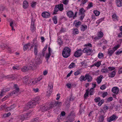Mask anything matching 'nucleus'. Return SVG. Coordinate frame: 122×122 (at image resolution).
Instances as JSON below:
<instances>
[{"mask_svg": "<svg viewBox=\"0 0 122 122\" xmlns=\"http://www.w3.org/2000/svg\"><path fill=\"white\" fill-rule=\"evenodd\" d=\"M71 49L68 47H65L63 49L62 54L63 57L67 58L70 56V54Z\"/></svg>", "mask_w": 122, "mask_h": 122, "instance_id": "obj_1", "label": "nucleus"}, {"mask_svg": "<svg viewBox=\"0 0 122 122\" xmlns=\"http://www.w3.org/2000/svg\"><path fill=\"white\" fill-rule=\"evenodd\" d=\"M63 9V4H60L56 5L54 8L53 14H56V12L59 10L60 11H62Z\"/></svg>", "mask_w": 122, "mask_h": 122, "instance_id": "obj_2", "label": "nucleus"}, {"mask_svg": "<svg viewBox=\"0 0 122 122\" xmlns=\"http://www.w3.org/2000/svg\"><path fill=\"white\" fill-rule=\"evenodd\" d=\"M14 87L15 90L10 93V95L11 96H12L14 94L17 95L20 93L19 92V88L16 84H15L14 85Z\"/></svg>", "mask_w": 122, "mask_h": 122, "instance_id": "obj_3", "label": "nucleus"}, {"mask_svg": "<svg viewBox=\"0 0 122 122\" xmlns=\"http://www.w3.org/2000/svg\"><path fill=\"white\" fill-rule=\"evenodd\" d=\"M93 50L91 48L88 47H86L83 50V52L84 53H86L87 55H90L92 53Z\"/></svg>", "mask_w": 122, "mask_h": 122, "instance_id": "obj_4", "label": "nucleus"}, {"mask_svg": "<svg viewBox=\"0 0 122 122\" xmlns=\"http://www.w3.org/2000/svg\"><path fill=\"white\" fill-rule=\"evenodd\" d=\"M36 104V102L33 100L29 102L28 105L27 106H26V107L27 108V109H28L29 108L35 107Z\"/></svg>", "mask_w": 122, "mask_h": 122, "instance_id": "obj_5", "label": "nucleus"}, {"mask_svg": "<svg viewBox=\"0 0 122 122\" xmlns=\"http://www.w3.org/2000/svg\"><path fill=\"white\" fill-rule=\"evenodd\" d=\"M83 52V50L81 49H79L75 52L74 56L76 57H79L82 55Z\"/></svg>", "mask_w": 122, "mask_h": 122, "instance_id": "obj_6", "label": "nucleus"}, {"mask_svg": "<svg viewBox=\"0 0 122 122\" xmlns=\"http://www.w3.org/2000/svg\"><path fill=\"white\" fill-rule=\"evenodd\" d=\"M53 87V83L52 82L50 83L48 85V91L47 93H48L50 95L52 93V91Z\"/></svg>", "mask_w": 122, "mask_h": 122, "instance_id": "obj_7", "label": "nucleus"}, {"mask_svg": "<svg viewBox=\"0 0 122 122\" xmlns=\"http://www.w3.org/2000/svg\"><path fill=\"white\" fill-rule=\"evenodd\" d=\"M49 105L46 104L44 105H43L40 107L41 110L42 112L46 111L47 110H49Z\"/></svg>", "mask_w": 122, "mask_h": 122, "instance_id": "obj_8", "label": "nucleus"}, {"mask_svg": "<svg viewBox=\"0 0 122 122\" xmlns=\"http://www.w3.org/2000/svg\"><path fill=\"white\" fill-rule=\"evenodd\" d=\"M117 117L116 115H113L107 119V121L108 122H110L115 120L116 119H117Z\"/></svg>", "mask_w": 122, "mask_h": 122, "instance_id": "obj_9", "label": "nucleus"}, {"mask_svg": "<svg viewBox=\"0 0 122 122\" xmlns=\"http://www.w3.org/2000/svg\"><path fill=\"white\" fill-rule=\"evenodd\" d=\"M85 77L86 78V80H87L88 82H91L92 81V77L89 74H86L85 75Z\"/></svg>", "mask_w": 122, "mask_h": 122, "instance_id": "obj_10", "label": "nucleus"}, {"mask_svg": "<svg viewBox=\"0 0 122 122\" xmlns=\"http://www.w3.org/2000/svg\"><path fill=\"white\" fill-rule=\"evenodd\" d=\"M41 15L43 18H46L50 17V14L47 12L44 11L42 13Z\"/></svg>", "mask_w": 122, "mask_h": 122, "instance_id": "obj_11", "label": "nucleus"}, {"mask_svg": "<svg viewBox=\"0 0 122 122\" xmlns=\"http://www.w3.org/2000/svg\"><path fill=\"white\" fill-rule=\"evenodd\" d=\"M119 90V88L117 87H115L112 88V91L115 95L117 94L118 93Z\"/></svg>", "mask_w": 122, "mask_h": 122, "instance_id": "obj_12", "label": "nucleus"}, {"mask_svg": "<svg viewBox=\"0 0 122 122\" xmlns=\"http://www.w3.org/2000/svg\"><path fill=\"white\" fill-rule=\"evenodd\" d=\"M36 29V27L35 25L34 22L32 21L31 22V26L30 27V30L33 32Z\"/></svg>", "mask_w": 122, "mask_h": 122, "instance_id": "obj_13", "label": "nucleus"}, {"mask_svg": "<svg viewBox=\"0 0 122 122\" xmlns=\"http://www.w3.org/2000/svg\"><path fill=\"white\" fill-rule=\"evenodd\" d=\"M14 75L13 74L10 75L9 76H4L3 77V78L5 77L6 78L9 79L10 80H13L15 78V77L14 76Z\"/></svg>", "mask_w": 122, "mask_h": 122, "instance_id": "obj_14", "label": "nucleus"}, {"mask_svg": "<svg viewBox=\"0 0 122 122\" xmlns=\"http://www.w3.org/2000/svg\"><path fill=\"white\" fill-rule=\"evenodd\" d=\"M41 78H38L37 80H34L32 81L31 85H34V84L38 83L41 80Z\"/></svg>", "mask_w": 122, "mask_h": 122, "instance_id": "obj_15", "label": "nucleus"}, {"mask_svg": "<svg viewBox=\"0 0 122 122\" xmlns=\"http://www.w3.org/2000/svg\"><path fill=\"white\" fill-rule=\"evenodd\" d=\"M78 13L79 15H85L84 12H85V11L83 8L80 9Z\"/></svg>", "mask_w": 122, "mask_h": 122, "instance_id": "obj_16", "label": "nucleus"}, {"mask_svg": "<svg viewBox=\"0 0 122 122\" xmlns=\"http://www.w3.org/2000/svg\"><path fill=\"white\" fill-rule=\"evenodd\" d=\"M103 76L102 75H101L97 78V81L98 84H99L102 81V78L103 77Z\"/></svg>", "mask_w": 122, "mask_h": 122, "instance_id": "obj_17", "label": "nucleus"}, {"mask_svg": "<svg viewBox=\"0 0 122 122\" xmlns=\"http://www.w3.org/2000/svg\"><path fill=\"white\" fill-rule=\"evenodd\" d=\"M87 28V26L85 25H81V30L82 31H84Z\"/></svg>", "mask_w": 122, "mask_h": 122, "instance_id": "obj_18", "label": "nucleus"}, {"mask_svg": "<svg viewBox=\"0 0 122 122\" xmlns=\"http://www.w3.org/2000/svg\"><path fill=\"white\" fill-rule=\"evenodd\" d=\"M67 15L69 18H71L73 17L74 13L71 11H69L67 12Z\"/></svg>", "mask_w": 122, "mask_h": 122, "instance_id": "obj_19", "label": "nucleus"}, {"mask_svg": "<svg viewBox=\"0 0 122 122\" xmlns=\"http://www.w3.org/2000/svg\"><path fill=\"white\" fill-rule=\"evenodd\" d=\"M116 2L117 6L120 7L122 6V0H117Z\"/></svg>", "mask_w": 122, "mask_h": 122, "instance_id": "obj_20", "label": "nucleus"}, {"mask_svg": "<svg viewBox=\"0 0 122 122\" xmlns=\"http://www.w3.org/2000/svg\"><path fill=\"white\" fill-rule=\"evenodd\" d=\"M115 51L113 49H112L109 50L108 51L107 54L109 56H110L112 55Z\"/></svg>", "mask_w": 122, "mask_h": 122, "instance_id": "obj_21", "label": "nucleus"}, {"mask_svg": "<svg viewBox=\"0 0 122 122\" xmlns=\"http://www.w3.org/2000/svg\"><path fill=\"white\" fill-rule=\"evenodd\" d=\"M28 2L26 1L25 0L23 2V7L24 9H26L28 6Z\"/></svg>", "mask_w": 122, "mask_h": 122, "instance_id": "obj_22", "label": "nucleus"}, {"mask_svg": "<svg viewBox=\"0 0 122 122\" xmlns=\"http://www.w3.org/2000/svg\"><path fill=\"white\" fill-rule=\"evenodd\" d=\"M41 100V98L40 97L38 96L36 97L34 100L36 102V104L39 103L40 101Z\"/></svg>", "mask_w": 122, "mask_h": 122, "instance_id": "obj_23", "label": "nucleus"}, {"mask_svg": "<svg viewBox=\"0 0 122 122\" xmlns=\"http://www.w3.org/2000/svg\"><path fill=\"white\" fill-rule=\"evenodd\" d=\"M97 34L98 37L100 38L103 37L104 35L103 33L101 31H98Z\"/></svg>", "mask_w": 122, "mask_h": 122, "instance_id": "obj_24", "label": "nucleus"}, {"mask_svg": "<svg viewBox=\"0 0 122 122\" xmlns=\"http://www.w3.org/2000/svg\"><path fill=\"white\" fill-rule=\"evenodd\" d=\"M30 45V43H28L25 45L23 46V49L24 50V51L26 50Z\"/></svg>", "mask_w": 122, "mask_h": 122, "instance_id": "obj_25", "label": "nucleus"}, {"mask_svg": "<svg viewBox=\"0 0 122 122\" xmlns=\"http://www.w3.org/2000/svg\"><path fill=\"white\" fill-rule=\"evenodd\" d=\"M38 45H36L34 47V53L35 55H37L38 52L37 47H38Z\"/></svg>", "mask_w": 122, "mask_h": 122, "instance_id": "obj_26", "label": "nucleus"}, {"mask_svg": "<svg viewBox=\"0 0 122 122\" xmlns=\"http://www.w3.org/2000/svg\"><path fill=\"white\" fill-rule=\"evenodd\" d=\"M62 104V102H58V101H55L54 105L55 106H57L58 107H60L61 106Z\"/></svg>", "mask_w": 122, "mask_h": 122, "instance_id": "obj_27", "label": "nucleus"}, {"mask_svg": "<svg viewBox=\"0 0 122 122\" xmlns=\"http://www.w3.org/2000/svg\"><path fill=\"white\" fill-rule=\"evenodd\" d=\"M86 78L85 77V76H84L83 75L81 76L79 78L81 82H82L83 81H86Z\"/></svg>", "mask_w": 122, "mask_h": 122, "instance_id": "obj_28", "label": "nucleus"}, {"mask_svg": "<svg viewBox=\"0 0 122 122\" xmlns=\"http://www.w3.org/2000/svg\"><path fill=\"white\" fill-rule=\"evenodd\" d=\"M93 6V3L92 2H90L88 4L87 6L86 7V8L87 10L90 9V8Z\"/></svg>", "mask_w": 122, "mask_h": 122, "instance_id": "obj_29", "label": "nucleus"}, {"mask_svg": "<svg viewBox=\"0 0 122 122\" xmlns=\"http://www.w3.org/2000/svg\"><path fill=\"white\" fill-rule=\"evenodd\" d=\"M29 70V68L26 66H24L21 68L22 71L23 72H25Z\"/></svg>", "mask_w": 122, "mask_h": 122, "instance_id": "obj_30", "label": "nucleus"}, {"mask_svg": "<svg viewBox=\"0 0 122 122\" xmlns=\"http://www.w3.org/2000/svg\"><path fill=\"white\" fill-rule=\"evenodd\" d=\"M115 74V71H113L110 74H109V76L111 77H114Z\"/></svg>", "mask_w": 122, "mask_h": 122, "instance_id": "obj_31", "label": "nucleus"}, {"mask_svg": "<svg viewBox=\"0 0 122 122\" xmlns=\"http://www.w3.org/2000/svg\"><path fill=\"white\" fill-rule=\"evenodd\" d=\"M89 88L87 89L86 90V92L84 94V97L86 98L87 97H88L89 95Z\"/></svg>", "mask_w": 122, "mask_h": 122, "instance_id": "obj_32", "label": "nucleus"}, {"mask_svg": "<svg viewBox=\"0 0 122 122\" xmlns=\"http://www.w3.org/2000/svg\"><path fill=\"white\" fill-rule=\"evenodd\" d=\"M73 30V34H76L79 33V31L78 29H77L74 28L72 29Z\"/></svg>", "mask_w": 122, "mask_h": 122, "instance_id": "obj_33", "label": "nucleus"}, {"mask_svg": "<svg viewBox=\"0 0 122 122\" xmlns=\"http://www.w3.org/2000/svg\"><path fill=\"white\" fill-rule=\"evenodd\" d=\"M53 22L55 24H56L57 22V17L56 16H54L52 19Z\"/></svg>", "mask_w": 122, "mask_h": 122, "instance_id": "obj_34", "label": "nucleus"}, {"mask_svg": "<svg viewBox=\"0 0 122 122\" xmlns=\"http://www.w3.org/2000/svg\"><path fill=\"white\" fill-rule=\"evenodd\" d=\"M31 43L30 49H31L32 48H33L34 46H35L36 45H38L34 40H33V42H32Z\"/></svg>", "mask_w": 122, "mask_h": 122, "instance_id": "obj_35", "label": "nucleus"}, {"mask_svg": "<svg viewBox=\"0 0 122 122\" xmlns=\"http://www.w3.org/2000/svg\"><path fill=\"white\" fill-rule=\"evenodd\" d=\"M101 65V63L100 61H99L95 62L94 64V65H93V66H94L95 65L96 66L99 67Z\"/></svg>", "mask_w": 122, "mask_h": 122, "instance_id": "obj_36", "label": "nucleus"}, {"mask_svg": "<svg viewBox=\"0 0 122 122\" xmlns=\"http://www.w3.org/2000/svg\"><path fill=\"white\" fill-rule=\"evenodd\" d=\"M28 76H26L23 78V81L25 82V83H28Z\"/></svg>", "mask_w": 122, "mask_h": 122, "instance_id": "obj_37", "label": "nucleus"}, {"mask_svg": "<svg viewBox=\"0 0 122 122\" xmlns=\"http://www.w3.org/2000/svg\"><path fill=\"white\" fill-rule=\"evenodd\" d=\"M112 18L114 19L113 20H118L117 17L115 14L113 15L112 16Z\"/></svg>", "mask_w": 122, "mask_h": 122, "instance_id": "obj_38", "label": "nucleus"}, {"mask_svg": "<svg viewBox=\"0 0 122 122\" xmlns=\"http://www.w3.org/2000/svg\"><path fill=\"white\" fill-rule=\"evenodd\" d=\"M55 103H54L53 102H51L50 104L49 105V110L51 109L52 108L54 107L55 105H54Z\"/></svg>", "mask_w": 122, "mask_h": 122, "instance_id": "obj_39", "label": "nucleus"}, {"mask_svg": "<svg viewBox=\"0 0 122 122\" xmlns=\"http://www.w3.org/2000/svg\"><path fill=\"white\" fill-rule=\"evenodd\" d=\"M93 12L95 15L97 16H98L100 14V12L97 10H94Z\"/></svg>", "mask_w": 122, "mask_h": 122, "instance_id": "obj_40", "label": "nucleus"}, {"mask_svg": "<svg viewBox=\"0 0 122 122\" xmlns=\"http://www.w3.org/2000/svg\"><path fill=\"white\" fill-rule=\"evenodd\" d=\"M51 54H46L45 58L46 59L47 62H48L49 58L50 57V56H51Z\"/></svg>", "mask_w": 122, "mask_h": 122, "instance_id": "obj_41", "label": "nucleus"}, {"mask_svg": "<svg viewBox=\"0 0 122 122\" xmlns=\"http://www.w3.org/2000/svg\"><path fill=\"white\" fill-rule=\"evenodd\" d=\"M109 109L108 107L106 105H104L103 107V109L104 111H107Z\"/></svg>", "mask_w": 122, "mask_h": 122, "instance_id": "obj_42", "label": "nucleus"}, {"mask_svg": "<svg viewBox=\"0 0 122 122\" xmlns=\"http://www.w3.org/2000/svg\"><path fill=\"white\" fill-rule=\"evenodd\" d=\"M104 18H102L98 20L96 22V23L99 25L102 21L104 20Z\"/></svg>", "mask_w": 122, "mask_h": 122, "instance_id": "obj_43", "label": "nucleus"}, {"mask_svg": "<svg viewBox=\"0 0 122 122\" xmlns=\"http://www.w3.org/2000/svg\"><path fill=\"white\" fill-rule=\"evenodd\" d=\"M104 117L103 115L101 116L99 118V122H102L104 121Z\"/></svg>", "mask_w": 122, "mask_h": 122, "instance_id": "obj_44", "label": "nucleus"}, {"mask_svg": "<svg viewBox=\"0 0 122 122\" xmlns=\"http://www.w3.org/2000/svg\"><path fill=\"white\" fill-rule=\"evenodd\" d=\"M81 22L79 21L76 22L75 24V26L78 28L79 27V26L81 25Z\"/></svg>", "mask_w": 122, "mask_h": 122, "instance_id": "obj_45", "label": "nucleus"}, {"mask_svg": "<svg viewBox=\"0 0 122 122\" xmlns=\"http://www.w3.org/2000/svg\"><path fill=\"white\" fill-rule=\"evenodd\" d=\"M120 46V45L119 44H117L115 46L113 49L115 51Z\"/></svg>", "mask_w": 122, "mask_h": 122, "instance_id": "obj_46", "label": "nucleus"}, {"mask_svg": "<svg viewBox=\"0 0 122 122\" xmlns=\"http://www.w3.org/2000/svg\"><path fill=\"white\" fill-rule=\"evenodd\" d=\"M94 90L93 88H92L90 90V95H92L93 94Z\"/></svg>", "mask_w": 122, "mask_h": 122, "instance_id": "obj_47", "label": "nucleus"}, {"mask_svg": "<svg viewBox=\"0 0 122 122\" xmlns=\"http://www.w3.org/2000/svg\"><path fill=\"white\" fill-rule=\"evenodd\" d=\"M104 101L103 100H102L100 101L98 103V105L99 106H100L104 102Z\"/></svg>", "mask_w": 122, "mask_h": 122, "instance_id": "obj_48", "label": "nucleus"}, {"mask_svg": "<svg viewBox=\"0 0 122 122\" xmlns=\"http://www.w3.org/2000/svg\"><path fill=\"white\" fill-rule=\"evenodd\" d=\"M108 70L107 69H103L101 70L102 72L104 73H106L108 72Z\"/></svg>", "mask_w": 122, "mask_h": 122, "instance_id": "obj_49", "label": "nucleus"}, {"mask_svg": "<svg viewBox=\"0 0 122 122\" xmlns=\"http://www.w3.org/2000/svg\"><path fill=\"white\" fill-rule=\"evenodd\" d=\"M103 56V54L101 53H99L98 55V57L99 58H102Z\"/></svg>", "mask_w": 122, "mask_h": 122, "instance_id": "obj_50", "label": "nucleus"}, {"mask_svg": "<svg viewBox=\"0 0 122 122\" xmlns=\"http://www.w3.org/2000/svg\"><path fill=\"white\" fill-rule=\"evenodd\" d=\"M31 63L30 64L29 67V70L32 69H33V67L34 66V64L33 63Z\"/></svg>", "mask_w": 122, "mask_h": 122, "instance_id": "obj_51", "label": "nucleus"}, {"mask_svg": "<svg viewBox=\"0 0 122 122\" xmlns=\"http://www.w3.org/2000/svg\"><path fill=\"white\" fill-rule=\"evenodd\" d=\"M84 46H86V47H89L90 48H91L92 46V45L91 44L89 43L85 45Z\"/></svg>", "mask_w": 122, "mask_h": 122, "instance_id": "obj_52", "label": "nucleus"}, {"mask_svg": "<svg viewBox=\"0 0 122 122\" xmlns=\"http://www.w3.org/2000/svg\"><path fill=\"white\" fill-rule=\"evenodd\" d=\"M101 99L99 97H96L94 99V100L95 102H98L100 101Z\"/></svg>", "mask_w": 122, "mask_h": 122, "instance_id": "obj_53", "label": "nucleus"}, {"mask_svg": "<svg viewBox=\"0 0 122 122\" xmlns=\"http://www.w3.org/2000/svg\"><path fill=\"white\" fill-rule=\"evenodd\" d=\"M75 65V63L72 62V63L68 67V68L69 69L71 68L74 67V66Z\"/></svg>", "mask_w": 122, "mask_h": 122, "instance_id": "obj_54", "label": "nucleus"}, {"mask_svg": "<svg viewBox=\"0 0 122 122\" xmlns=\"http://www.w3.org/2000/svg\"><path fill=\"white\" fill-rule=\"evenodd\" d=\"M106 87L105 85L103 84L100 87V89L102 90H104L106 88Z\"/></svg>", "mask_w": 122, "mask_h": 122, "instance_id": "obj_55", "label": "nucleus"}, {"mask_svg": "<svg viewBox=\"0 0 122 122\" xmlns=\"http://www.w3.org/2000/svg\"><path fill=\"white\" fill-rule=\"evenodd\" d=\"M0 96H3L2 94H5V92L4 91V89H3L1 90V92H0Z\"/></svg>", "mask_w": 122, "mask_h": 122, "instance_id": "obj_56", "label": "nucleus"}, {"mask_svg": "<svg viewBox=\"0 0 122 122\" xmlns=\"http://www.w3.org/2000/svg\"><path fill=\"white\" fill-rule=\"evenodd\" d=\"M63 4L65 5H67L68 4V0H63Z\"/></svg>", "mask_w": 122, "mask_h": 122, "instance_id": "obj_57", "label": "nucleus"}, {"mask_svg": "<svg viewBox=\"0 0 122 122\" xmlns=\"http://www.w3.org/2000/svg\"><path fill=\"white\" fill-rule=\"evenodd\" d=\"M80 74V71H77L75 72L74 75L75 76H77Z\"/></svg>", "mask_w": 122, "mask_h": 122, "instance_id": "obj_58", "label": "nucleus"}, {"mask_svg": "<svg viewBox=\"0 0 122 122\" xmlns=\"http://www.w3.org/2000/svg\"><path fill=\"white\" fill-rule=\"evenodd\" d=\"M107 94L108 93L107 92H104L102 94V97L103 98H104L106 96Z\"/></svg>", "mask_w": 122, "mask_h": 122, "instance_id": "obj_59", "label": "nucleus"}, {"mask_svg": "<svg viewBox=\"0 0 122 122\" xmlns=\"http://www.w3.org/2000/svg\"><path fill=\"white\" fill-rule=\"evenodd\" d=\"M37 118H36L34 119H33L31 121V122H38V120Z\"/></svg>", "mask_w": 122, "mask_h": 122, "instance_id": "obj_60", "label": "nucleus"}, {"mask_svg": "<svg viewBox=\"0 0 122 122\" xmlns=\"http://www.w3.org/2000/svg\"><path fill=\"white\" fill-rule=\"evenodd\" d=\"M12 68L14 70H18L19 69V67L18 66H14Z\"/></svg>", "mask_w": 122, "mask_h": 122, "instance_id": "obj_61", "label": "nucleus"}, {"mask_svg": "<svg viewBox=\"0 0 122 122\" xmlns=\"http://www.w3.org/2000/svg\"><path fill=\"white\" fill-rule=\"evenodd\" d=\"M10 112H9L6 114H5L3 115V117H7L9 116L10 115Z\"/></svg>", "mask_w": 122, "mask_h": 122, "instance_id": "obj_62", "label": "nucleus"}, {"mask_svg": "<svg viewBox=\"0 0 122 122\" xmlns=\"http://www.w3.org/2000/svg\"><path fill=\"white\" fill-rule=\"evenodd\" d=\"M40 59L39 58H37V59L35 61L36 63L37 64H40Z\"/></svg>", "mask_w": 122, "mask_h": 122, "instance_id": "obj_63", "label": "nucleus"}, {"mask_svg": "<svg viewBox=\"0 0 122 122\" xmlns=\"http://www.w3.org/2000/svg\"><path fill=\"white\" fill-rule=\"evenodd\" d=\"M88 0H82V3L81 4H82V5H84L88 1Z\"/></svg>", "mask_w": 122, "mask_h": 122, "instance_id": "obj_64", "label": "nucleus"}]
</instances>
